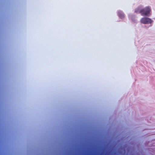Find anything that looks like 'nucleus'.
Here are the masks:
<instances>
[{
    "label": "nucleus",
    "instance_id": "2",
    "mask_svg": "<svg viewBox=\"0 0 155 155\" xmlns=\"http://www.w3.org/2000/svg\"><path fill=\"white\" fill-rule=\"evenodd\" d=\"M153 22V20L148 18L144 17L142 18L141 20V23L143 24H151Z\"/></svg>",
    "mask_w": 155,
    "mask_h": 155
},
{
    "label": "nucleus",
    "instance_id": "4",
    "mask_svg": "<svg viewBox=\"0 0 155 155\" xmlns=\"http://www.w3.org/2000/svg\"><path fill=\"white\" fill-rule=\"evenodd\" d=\"M129 17L134 22H137V20L136 19L135 15L132 14L129 15Z\"/></svg>",
    "mask_w": 155,
    "mask_h": 155
},
{
    "label": "nucleus",
    "instance_id": "1",
    "mask_svg": "<svg viewBox=\"0 0 155 155\" xmlns=\"http://www.w3.org/2000/svg\"><path fill=\"white\" fill-rule=\"evenodd\" d=\"M150 11L151 9L150 7L147 6L141 9L140 14L143 16H149L150 15Z\"/></svg>",
    "mask_w": 155,
    "mask_h": 155
},
{
    "label": "nucleus",
    "instance_id": "5",
    "mask_svg": "<svg viewBox=\"0 0 155 155\" xmlns=\"http://www.w3.org/2000/svg\"><path fill=\"white\" fill-rule=\"evenodd\" d=\"M141 9H140V8L138 7L137 8L135 9L134 12L137 13H140V10Z\"/></svg>",
    "mask_w": 155,
    "mask_h": 155
},
{
    "label": "nucleus",
    "instance_id": "3",
    "mask_svg": "<svg viewBox=\"0 0 155 155\" xmlns=\"http://www.w3.org/2000/svg\"><path fill=\"white\" fill-rule=\"evenodd\" d=\"M117 13L118 17L121 19H123L124 18V14L122 11H118Z\"/></svg>",
    "mask_w": 155,
    "mask_h": 155
}]
</instances>
